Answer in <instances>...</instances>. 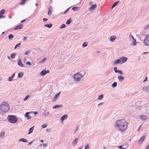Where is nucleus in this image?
<instances>
[{"label":"nucleus","mask_w":149,"mask_h":149,"mask_svg":"<svg viewBox=\"0 0 149 149\" xmlns=\"http://www.w3.org/2000/svg\"><path fill=\"white\" fill-rule=\"evenodd\" d=\"M128 125V123L125 120L121 119L116 120L114 126L116 129L123 132L127 129Z\"/></svg>","instance_id":"nucleus-1"},{"label":"nucleus","mask_w":149,"mask_h":149,"mask_svg":"<svg viewBox=\"0 0 149 149\" xmlns=\"http://www.w3.org/2000/svg\"><path fill=\"white\" fill-rule=\"evenodd\" d=\"M9 110V106L8 104L5 102H3L0 106V110L3 112H6Z\"/></svg>","instance_id":"nucleus-2"},{"label":"nucleus","mask_w":149,"mask_h":149,"mask_svg":"<svg viewBox=\"0 0 149 149\" xmlns=\"http://www.w3.org/2000/svg\"><path fill=\"white\" fill-rule=\"evenodd\" d=\"M84 76L82 75L80 72L77 73L73 75V78L75 81L78 82L82 81L83 80L82 78Z\"/></svg>","instance_id":"nucleus-3"},{"label":"nucleus","mask_w":149,"mask_h":149,"mask_svg":"<svg viewBox=\"0 0 149 149\" xmlns=\"http://www.w3.org/2000/svg\"><path fill=\"white\" fill-rule=\"evenodd\" d=\"M8 119L9 122L12 123H15L17 121L16 116L13 115H9L8 117Z\"/></svg>","instance_id":"nucleus-4"},{"label":"nucleus","mask_w":149,"mask_h":149,"mask_svg":"<svg viewBox=\"0 0 149 149\" xmlns=\"http://www.w3.org/2000/svg\"><path fill=\"white\" fill-rule=\"evenodd\" d=\"M33 112H27L26 113L25 116L27 119H30L33 116Z\"/></svg>","instance_id":"nucleus-5"},{"label":"nucleus","mask_w":149,"mask_h":149,"mask_svg":"<svg viewBox=\"0 0 149 149\" xmlns=\"http://www.w3.org/2000/svg\"><path fill=\"white\" fill-rule=\"evenodd\" d=\"M143 42L146 45H149V35L146 36Z\"/></svg>","instance_id":"nucleus-6"},{"label":"nucleus","mask_w":149,"mask_h":149,"mask_svg":"<svg viewBox=\"0 0 149 149\" xmlns=\"http://www.w3.org/2000/svg\"><path fill=\"white\" fill-rule=\"evenodd\" d=\"M121 64H123L125 63L127 60V58L125 56H123L119 58Z\"/></svg>","instance_id":"nucleus-7"},{"label":"nucleus","mask_w":149,"mask_h":149,"mask_svg":"<svg viewBox=\"0 0 149 149\" xmlns=\"http://www.w3.org/2000/svg\"><path fill=\"white\" fill-rule=\"evenodd\" d=\"M49 72V70H43L40 73V74L41 76H44L47 73H48Z\"/></svg>","instance_id":"nucleus-8"},{"label":"nucleus","mask_w":149,"mask_h":149,"mask_svg":"<svg viewBox=\"0 0 149 149\" xmlns=\"http://www.w3.org/2000/svg\"><path fill=\"white\" fill-rule=\"evenodd\" d=\"M97 6L96 4H94L91 5L89 8V10L90 11H94Z\"/></svg>","instance_id":"nucleus-9"},{"label":"nucleus","mask_w":149,"mask_h":149,"mask_svg":"<svg viewBox=\"0 0 149 149\" xmlns=\"http://www.w3.org/2000/svg\"><path fill=\"white\" fill-rule=\"evenodd\" d=\"M17 64L20 67H25L24 65L22 63L21 61V59L20 58L19 59L17 62Z\"/></svg>","instance_id":"nucleus-10"},{"label":"nucleus","mask_w":149,"mask_h":149,"mask_svg":"<svg viewBox=\"0 0 149 149\" xmlns=\"http://www.w3.org/2000/svg\"><path fill=\"white\" fill-rule=\"evenodd\" d=\"M139 118L140 119L145 120L147 118V117L145 115H139Z\"/></svg>","instance_id":"nucleus-11"},{"label":"nucleus","mask_w":149,"mask_h":149,"mask_svg":"<svg viewBox=\"0 0 149 149\" xmlns=\"http://www.w3.org/2000/svg\"><path fill=\"white\" fill-rule=\"evenodd\" d=\"M145 136H142L139 140V144H141L144 141L145 139Z\"/></svg>","instance_id":"nucleus-12"},{"label":"nucleus","mask_w":149,"mask_h":149,"mask_svg":"<svg viewBox=\"0 0 149 149\" xmlns=\"http://www.w3.org/2000/svg\"><path fill=\"white\" fill-rule=\"evenodd\" d=\"M23 26L22 24H20V25H17L14 28V29L15 30H17L18 29H21Z\"/></svg>","instance_id":"nucleus-13"},{"label":"nucleus","mask_w":149,"mask_h":149,"mask_svg":"<svg viewBox=\"0 0 149 149\" xmlns=\"http://www.w3.org/2000/svg\"><path fill=\"white\" fill-rule=\"evenodd\" d=\"M129 37L130 39H133V40H134L133 45H136V40L135 39H134V37L131 35H130Z\"/></svg>","instance_id":"nucleus-14"},{"label":"nucleus","mask_w":149,"mask_h":149,"mask_svg":"<svg viewBox=\"0 0 149 149\" xmlns=\"http://www.w3.org/2000/svg\"><path fill=\"white\" fill-rule=\"evenodd\" d=\"M120 3V1H117L115 2L113 5L111 7V9H113V8L116 6L117 5L119 4Z\"/></svg>","instance_id":"nucleus-15"},{"label":"nucleus","mask_w":149,"mask_h":149,"mask_svg":"<svg viewBox=\"0 0 149 149\" xmlns=\"http://www.w3.org/2000/svg\"><path fill=\"white\" fill-rule=\"evenodd\" d=\"M19 142H22L24 143H27L28 142L27 140L24 138L20 139L19 140Z\"/></svg>","instance_id":"nucleus-16"},{"label":"nucleus","mask_w":149,"mask_h":149,"mask_svg":"<svg viewBox=\"0 0 149 149\" xmlns=\"http://www.w3.org/2000/svg\"><path fill=\"white\" fill-rule=\"evenodd\" d=\"M62 107V105H55V106L53 107V109H59V108L60 107Z\"/></svg>","instance_id":"nucleus-17"},{"label":"nucleus","mask_w":149,"mask_h":149,"mask_svg":"<svg viewBox=\"0 0 149 149\" xmlns=\"http://www.w3.org/2000/svg\"><path fill=\"white\" fill-rule=\"evenodd\" d=\"M5 134V132L4 131L2 132L0 134V138H3Z\"/></svg>","instance_id":"nucleus-18"},{"label":"nucleus","mask_w":149,"mask_h":149,"mask_svg":"<svg viewBox=\"0 0 149 149\" xmlns=\"http://www.w3.org/2000/svg\"><path fill=\"white\" fill-rule=\"evenodd\" d=\"M113 63L114 65L120 63V60L119 59H117L113 62Z\"/></svg>","instance_id":"nucleus-19"},{"label":"nucleus","mask_w":149,"mask_h":149,"mask_svg":"<svg viewBox=\"0 0 149 149\" xmlns=\"http://www.w3.org/2000/svg\"><path fill=\"white\" fill-rule=\"evenodd\" d=\"M68 117V115L67 114H65L62 116L61 118V120L63 121L66 118Z\"/></svg>","instance_id":"nucleus-20"},{"label":"nucleus","mask_w":149,"mask_h":149,"mask_svg":"<svg viewBox=\"0 0 149 149\" xmlns=\"http://www.w3.org/2000/svg\"><path fill=\"white\" fill-rule=\"evenodd\" d=\"M44 26L45 27H47L49 28H50L52 27V24H45Z\"/></svg>","instance_id":"nucleus-21"},{"label":"nucleus","mask_w":149,"mask_h":149,"mask_svg":"<svg viewBox=\"0 0 149 149\" xmlns=\"http://www.w3.org/2000/svg\"><path fill=\"white\" fill-rule=\"evenodd\" d=\"M34 126H33L32 127H31L29 129L28 134H29L33 132L34 129Z\"/></svg>","instance_id":"nucleus-22"},{"label":"nucleus","mask_w":149,"mask_h":149,"mask_svg":"<svg viewBox=\"0 0 149 149\" xmlns=\"http://www.w3.org/2000/svg\"><path fill=\"white\" fill-rule=\"evenodd\" d=\"M118 80L120 82L122 81L124 79V77L122 76H119L118 77Z\"/></svg>","instance_id":"nucleus-23"},{"label":"nucleus","mask_w":149,"mask_h":149,"mask_svg":"<svg viewBox=\"0 0 149 149\" xmlns=\"http://www.w3.org/2000/svg\"><path fill=\"white\" fill-rule=\"evenodd\" d=\"M78 140V139L76 138L74 140V141H73L72 142V143L73 145V146H75L76 145V144L77 143Z\"/></svg>","instance_id":"nucleus-24"},{"label":"nucleus","mask_w":149,"mask_h":149,"mask_svg":"<svg viewBox=\"0 0 149 149\" xmlns=\"http://www.w3.org/2000/svg\"><path fill=\"white\" fill-rule=\"evenodd\" d=\"M116 36H112L110 37V40L111 42H113L115 40Z\"/></svg>","instance_id":"nucleus-25"},{"label":"nucleus","mask_w":149,"mask_h":149,"mask_svg":"<svg viewBox=\"0 0 149 149\" xmlns=\"http://www.w3.org/2000/svg\"><path fill=\"white\" fill-rule=\"evenodd\" d=\"M80 8L79 7H74L72 8V10L74 11H78L79 10Z\"/></svg>","instance_id":"nucleus-26"},{"label":"nucleus","mask_w":149,"mask_h":149,"mask_svg":"<svg viewBox=\"0 0 149 149\" xmlns=\"http://www.w3.org/2000/svg\"><path fill=\"white\" fill-rule=\"evenodd\" d=\"M23 75V72H19L18 74V77L19 78L22 77Z\"/></svg>","instance_id":"nucleus-27"},{"label":"nucleus","mask_w":149,"mask_h":149,"mask_svg":"<svg viewBox=\"0 0 149 149\" xmlns=\"http://www.w3.org/2000/svg\"><path fill=\"white\" fill-rule=\"evenodd\" d=\"M61 92H59L58 93H57L55 95L54 97V100H56L58 97V96L61 93Z\"/></svg>","instance_id":"nucleus-28"},{"label":"nucleus","mask_w":149,"mask_h":149,"mask_svg":"<svg viewBox=\"0 0 149 149\" xmlns=\"http://www.w3.org/2000/svg\"><path fill=\"white\" fill-rule=\"evenodd\" d=\"M13 38V36L12 34H10L8 36V38L9 40H12Z\"/></svg>","instance_id":"nucleus-29"},{"label":"nucleus","mask_w":149,"mask_h":149,"mask_svg":"<svg viewBox=\"0 0 149 149\" xmlns=\"http://www.w3.org/2000/svg\"><path fill=\"white\" fill-rule=\"evenodd\" d=\"M144 30L145 31L149 30V25H148L144 27Z\"/></svg>","instance_id":"nucleus-30"},{"label":"nucleus","mask_w":149,"mask_h":149,"mask_svg":"<svg viewBox=\"0 0 149 149\" xmlns=\"http://www.w3.org/2000/svg\"><path fill=\"white\" fill-rule=\"evenodd\" d=\"M47 14L49 15H50L52 14V10L49 8H48V11Z\"/></svg>","instance_id":"nucleus-31"},{"label":"nucleus","mask_w":149,"mask_h":149,"mask_svg":"<svg viewBox=\"0 0 149 149\" xmlns=\"http://www.w3.org/2000/svg\"><path fill=\"white\" fill-rule=\"evenodd\" d=\"M81 1H75L73 3L74 5H76V4H79L81 3Z\"/></svg>","instance_id":"nucleus-32"},{"label":"nucleus","mask_w":149,"mask_h":149,"mask_svg":"<svg viewBox=\"0 0 149 149\" xmlns=\"http://www.w3.org/2000/svg\"><path fill=\"white\" fill-rule=\"evenodd\" d=\"M104 97V95L102 94L100 95L98 97V99L99 100H101Z\"/></svg>","instance_id":"nucleus-33"},{"label":"nucleus","mask_w":149,"mask_h":149,"mask_svg":"<svg viewBox=\"0 0 149 149\" xmlns=\"http://www.w3.org/2000/svg\"><path fill=\"white\" fill-rule=\"evenodd\" d=\"M88 43L87 42H84L82 44V46L84 47H86L88 45Z\"/></svg>","instance_id":"nucleus-34"},{"label":"nucleus","mask_w":149,"mask_h":149,"mask_svg":"<svg viewBox=\"0 0 149 149\" xmlns=\"http://www.w3.org/2000/svg\"><path fill=\"white\" fill-rule=\"evenodd\" d=\"M117 85V83L116 82H114L112 84V87L114 88Z\"/></svg>","instance_id":"nucleus-35"},{"label":"nucleus","mask_w":149,"mask_h":149,"mask_svg":"<svg viewBox=\"0 0 149 149\" xmlns=\"http://www.w3.org/2000/svg\"><path fill=\"white\" fill-rule=\"evenodd\" d=\"M21 43H19L17 44L15 47H14V49H15L17 48L20 47V46L21 45Z\"/></svg>","instance_id":"nucleus-36"},{"label":"nucleus","mask_w":149,"mask_h":149,"mask_svg":"<svg viewBox=\"0 0 149 149\" xmlns=\"http://www.w3.org/2000/svg\"><path fill=\"white\" fill-rule=\"evenodd\" d=\"M66 25L64 24H63L61 26L59 27L60 29H63L65 28Z\"/></svg>","instance_id":"nucleus-37"},{"label":"nucleus","mask_w":149,"mask_h":149,"mask_svg":"<svg viewBox=\"0 0 149 149\" xmlns=\"http://www.w3.org/2000/svg\"><path fill=\"white\" fill-rule=\"evenodd\" d=\"M5 12V10L3 9L0 11V14L3 15Z\"/></svg>","instance_id":"nucleus-38"},{"label":"nucleus","mask_w":149,"mask_h":149,"mask_svg":"<svg viewBox=\"0 0 149 149\" xmlns=\"http://www.w3.org/2000/svg\"><path fill=\"white\" fill-rule=\"evenodd\" d=\"M71 22V21L70 19H68L66 22V24H70Z\"/></svg>","instance_id":"nucleus-39"},{"label":"nucleus","mask_w":149,"mask_h":149,"mask_svg":"<svg viewBox=\"0 0 149 149\" xmlns=\"http://www.w3.org/2000/svg\"><path fill=\"white\" fill-rule=\"evenodd\" d=\"M30 97V95H27L26 96V97L24 98V101H26V100L28 99V98H29V97Z\"/></svg>","instance_id":"nucleus-40"},{"label":"nucleus","mask_w":149,"mask_h":149,"mask_svg":"<svg viewBox=\"0 0 149 149\" xmlns=\"http://www.w3.org/2000/svg\"><path fill=\"white\" fill-rule=\"evenodd\" d=\"M15 56V54L14 53L12 54L11 55V57L12 58H14Z\"/></svg>","instance_id":"nucleus-41"},{"label":"nucleus","mask_w":149,"mask_h":149,"mask_svg":"<svg viewBox=\"0 0 149 149\" xmlns=\"http://www.w3.org/2000/svg\"><path fill=\"white\" fill-rule=\"evenodd\" d=\"M13 78L11 77H9L8 79V81H12L13 79Z\"/></svg>","instance_id":"nucleus-42"},{"label":"nucleus","mask_w":149,"mask_h":149,"mask_svg":"<svg viewBox=\"0 0 149 149\" xmlns=\"http://www.w3.org/2000/svg\"><path fill=\"white\" fill-rule=\"evenodd\" d=\"M47 60V58H45L43 60H42L40 62V63H42L45 61Z\"/></svg>","instance_id":"nucleus-43"},{"label":"nucleus","mask_w":149,"mask_h":149,"mask_svg":"<svg viewBox=\"0 0 149 149\" xmlns=\"http://www.w3.org/2000/svg\"><path fill=\"white\" fill-rule=\"evenodd\" d=\"M114 70L115 73H117L118 70L117 69V68L116 67H115L114 68Z\"/></svg>","instance_id":"nucleus-44"},{"label":"nucleus","mask_w":149,"mask_h":149,"mask_svg":"<svg viewBox=\"0 0 149 149\" xmlns=\"http://www.w3.org/2000/svg\"><path fill=\"white\" fill-rule=\"evenodd\" d=\"M47 125L46 124H45L42 125L41 126L43 128H45L47 127Z\"/></svg>","instance_id":"nucleus-45"},{"label":"nucleus","mask_w":149,"mask_h":149,"mask_svg":"<svg viewBox=\"0 0 149 149\" xmlns=\"http://www.w3.org/2000/svg\"><path fill=\"white\" fill-rule=\"evenodd\" d=\"M89 146L88 144L86 145L84 149H89Z\"/></svg>","instance_id":"nucleus-46"},{"label":"nucleus","mask_w":149,"mask_h":149,"mask_svg":"<svg viewBox=\"0 0 149 149\" xmlns=\"http://www.w3.org/2000/svg\"><path fill=\"white\" fill-rule=\"evenodd\" d=\"M117 73H119L120 74H123L122 71L120 70H118Z\"/></svg>","instance_id":"nucleus-47"},{"label":"nucleus","mask_w":149,"mask_h":149,"mask_svg":"<svg viewBox=\"0 0 149 149\" xmlns=\"http://www.w3.org/2000/svg\"><path fill=\"white\" fill-rule=\"evenodd\" d=\"M30 52V51L29 50H28L25 52V54L26 55H27Z\"/></svg>","instance_id":"nucleus-48"},{"label":"nucleus","mask_w":149,"mask_h":149,"mask_svg":"<svg viewBox=\"0 0 149 149\" xmlns=\"http://www.w3.org/2000/svg\"><path fill=\"white\" fill-rule=\"evenodd\" d=\"M22 1L20 4L21 5H23L25 3V1Z\"/></svg>","instance_id":"nucleus-49"},{"label":"nucleus","mask_w":149,"mask_h":149,"mask_svg":"<svg viewBox=\"0 0 149 149\" xmlns=\"http://www.w3.org/2000/svg\"><path fill=\"white\" fill-rule=\"evenodd\" d=\"M70 9V8H68L64 12V14H66L67 12Z\"/></svg>","instance_id":"nucleus-50"},{"label":"nucleus","mask_w":149,"mask_h":149,"mask_svg":"<svg viewBox=\"0 0 149 149\" xmlns=\"http://www.w3.org/2000/svg\"><path fill=\"white\" fill-rule=\"evenodd\" d=\"M49 113V112H47L45 113V116H47Z\"/></svg>","instance_id":"nucleus-51"},{"label":"nucleus","mask_w":149,"mask_h":149,"mask_svg":"<svg viewBox=\"0 0 149 149\" xmlns=\"http://www.w3.org/2000/svg\"><path fill=\"white\" fill-rule=\"evenodd\" d=\"M33 116H35V115L37 114V112L35 111V112H33Z\"/></svg>","instance_id":"nucleus-52"},{"label":"nucleus","mask_w":149,"mask_h":149,"mask_svg":"<svg viewBox=\"0 0 149 149\" xmlns=\"http://www.w3.org/2000/svg\"><path fill=\"white\" fill-rule=\"evenodd\" d=\"M26 64L28 65H31V63L30 61H27L26 62Z\"/></svg>","instance_id":"nucleus-53"},{"label":"nucleus","mask_w":149,"mask_h":149,"mask_svg":"<svg viewBox=\"0 0 149 149\" xmlns=\"http://www.w3.org/2000/svg\"><path fill=\"white\" fill-rule=\"evenodd\" d=\"M43 146L45 147H46L47 146V143L43 144Z\"/></svg>","instance_id":"nucleus-54"},{"label":"nucleus","mask_w":149,"mask_h":149,"mask_svg":"<svg viewBox=\"0 0 149 149\" xmlns=\"http://www.w3.org/2000/svg\"><path fill=\"white\" fill-rule=\"evenodd\" d=\"M146 149H149V144L146 146Z\"/></svg>","instance_id":"nucleus-55"},{"label":"nucleus","mask_w":149,"mask_h":149,"mask_svg":"<svg viewBox=\"0 0 149 149\" xmlns=\"http://www.w3.org/2000/svg\"><path fill=\"white\" fill-rule=\"evenodd\" d=\"M48 20V19H47L46 18H44L43 19V20L44 21H47Z\"/></svg>","instance_id":"nucleus-56"},{"label":"nucleus","mask_w":149,"mask_h":149,"mask_svg":"<svg viewBox=\"0 0 149 149\" xmlns=\"http://www.w3.org/2000/svg\"><path fill=\"white\" fill-rule=\"evenodd\" d=\"M148 53V52H143L142 54V55L146 54Z\"/></svg>","instance_id":"nucleus-57"},{"label":"nucleus","mask_w":149,"mask_h":149,"mask_svg":"<svg viewBox=\"0 0 149 149\" xmlns=\"http://www.w3.org/2000/svg\"><path fill=\"white\" fill-rule=\"evenodd\" d=\"M141 126H142V125H140L139 127V128H138V129L137 130V131H139V130L140 129L141 127Z\"/></svg>","instance_id":"nucleus-58"},{"label":"nucleus","mask_w":149,"mask_h":149,"mask_svg":"<svg viewBox=\"0 0 149 149\" xmlns=\"http://www.w3.org/2000/svg\"><path fill=\"white\" fill-rule=\"evenodd\" d=\"M15 73H14L12 75L11 77L13 78L14 77H15Z\"/></svg>","instance_id":"nucleus-59"},{"label":"nucleus","mask_w":149,"mask_h":149,"mask_svg":"<svg viewBox=\"0 0 149 149\" xmlns=\"http://www.w3.org/2000/svg\"><path fill=\"white\" fill-rule=\"evenodd\" d=\"M27 39V37H24V39H23V40L24 41H25L26 39Z\"/></svg>","instance_id":"nucleus-60"},{"label":"nucleus","mask_w":149,"mask_h":149,"mask_svg":"<svg viewBox=\"0 0 149 149\" xmlns=\"http://www.w3.org/2000/svg\"><path fill=\"white\" fill-rule=\"evenodd\" d=\"M147 78L146 77L145 80H144L143 82H144L146 81L147 80Z\"/></svg>","instance_id":"nucleus-61"},{"label":"nucleus","mask_w":149,"mask_h":149,"mask_svg":"<svg viewBox=\"0 0 149 149\" xmlns=\"http://www.w3.org/2000/svg\"><path fill=\"white\" fill-rule=\"evenodd\" d=\"M25 19H24L23 20H22L21 21V23H23V22H24L25 21Z\"/></svg>","instance_id":"nucleus-62"},{"label":"nucleus","mask_w":149,"mask_h":149,"mask_svg":"<svg viewBox=\"0 0 149 149\" xmlns=\"http://www.w3.org/2000/svg\"><path fill=\"white\" fill-rule=\"evenodd\" d=\"M3 16L2 15L0 14V18L3 17Z\"/></svg>","instance_id":"nucleus-63"},{"label":"nucleus","mask_w":149,"mask_h":149,"mask_svg":"<svg viewBox=\"0 0 149 149\" xmlns=\"http://www.w3.org/2000/svg\"><path fill=\"white\" fill-rule=\"evenodd\" d=\"M118 147H119V148H120H120H122V146H118Z\"/></svg>","instance_id":"nucleus-64"}]
</instances>
